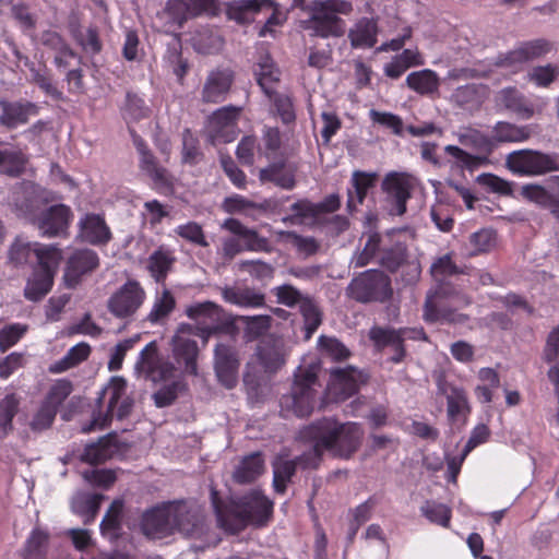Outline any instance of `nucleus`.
<instances>
[{
  "instance_id": "de8ad7c7",
  "label": "nucleus",
  "mask_w": 559,
  "mask_h": 559,
  "mask_svg": "<svg viewBox=\"0 0 559 559\" xmlns=\"http://www.w3.org/2000/svg\"><path fill=\"white\" fill-rule=\"evenodd\" d=\"M258 84L262 91L272 96L274 92L273 85L280 80V71L274 67L272 60L266 56L261 59L255 69Z\"/></svg>"
},
{
  "instance_id": "f03ea898",
  "label": "nucleus",
  "mask_w": 559,
  "mask_h": 559,
  "mask_svg": "<svg viewBox=\"0 0 559 559\" xmlns=\"http://www.w3.org/2000/svg\"><path fill=\"white\" fill-rule=\"evenodd\" d=\"M362 437L364 430L357 423L338 424L332 418L318 420L300 431V438L312 444L313 457L302 456L299 462L312 466L323 451L349 457L359 448Z\"/></svg>"
},
{
  "instance_id": "a878e982",
  "label": "nucleus",
  "mask_w": 559,
  "mask_h": 559,
  "mask_svg": "<svg viewBox=\"0 0 559 559\" xmlns=\"http://www.w3.org/2000/svg\"><path fill=\"white\" fill-rule=\"evenodd\" d=\"M222 227L240 238L245 251H272V247L267 238L260 236L255 229L245 226L238 219L227 218L222 224Z\"/></svg>"
},
{
  "instance_id": "a19ab883",
  "label": "nucleus",
  "mask_w": 559,
  "mask_h": 559,
  "mask_svg": "<svg viewBox=\"0 0 559 559\" xmlns=\"http://www.w3.org/2000/svg\"><path fill=\"white\" fill-rule=\"evenodd\" d=\"M27 158L22 150L4 145L0 141V171L9 176H19L25 168Z\"/></svg>"
},
{
  "instance_id": "09e8293b",
  "label": "nucleus",
  "mask_w": 559,
  "mask_h": 559,
  "mask_svg": "<svg viewBox=\"0 0 559 559\" xmlns=\"http://www.w3.org/2000/svg\"><path fill=\"white\" fill-rule=\"evenodd\" d=\"M190 41L193 48L200 53H212L222 47V39L217 34H214L209 27L197 29Z\"/></svg>"
},
{
  "instance_id": "dca6fc26",
  "label": "nucleus",
  "mask_w": 559,
  "mask_h": 559,
  "mask_svg": "<svg viewBox=\"0 0 559 559\" xmlns=\"http://www.w3.org/2000/svg\"><path fill=\"white\" fill-rule=\"evenodd\" d=\"M416 186L417 179L409 174L397 171L386 174L382 181V190L392 204L391 214L403 215L406 212V202Z\"/></svg>"
},
{
  "instance_id": "ea45409f",
  "label": "nucleus",
  "mask_w": 559,
  "mask_h": 559,
  "mask_svg": "<svg viewBox=\"0 0 559 559\" xmlns=\"http://www.w3.org/2000/svg\"><path fill=\"white\" fill-rule=\"evenodd\" d=\"M406 85L420 95H432L438 92L440 80L435 71L424 69L411 72L406 76Z\"/></svg>"
},
{
  "instance_id": "4468645a",
  "label": "nucleus",
  "mask_w": 559,
  "mask_h": 559,
  "mask_svg": "<svg viewBox=\"0 0 559 559\" xmlns=\"http://www.w3.org/2000/svg\"><path fill=\"white\" fill-rule=\"evenodd\" d=\"M348 294L360 302L385 301L392 294L389 276L378 270H369L354 278Z\"/></svg>"
},
{
  "instance_id": "cd10ccee",
  "label": "nucleus",
  "mask_w": 559,
  "mask_h": 559,
  "mask_svg": "<svg viewBox=\"0 0 559 559\" xmlns=\"http://www.w3.org/2000/svg\"><path fill=\"white\" fill-rule=\"evenodd\" d=\"M1 115L0 123L9 129H14L20 124H24L33 116L38 112V107L29 102H7L0 100Z\"/></svg>"
},
{
  "instance_id": "c85d7f7f",
  "label": "nucleus",
  "mask_w": 559,
  "mask_h": 559,
  "mask_svg": "<svg viewBox=\"0 0 559 559\" xmlns=\"http://www.w3.org/2000/svg\"><path fill=\"white\" fill-rule=\"evenodd\" d=\"M134 145L140 155V169L145 173L155 185L159 187H168L170 185V176L168 171L157 164L155 156L147 148L144 141L139 136H135Z\"/></svg>"
},
{
  "instance_id": "603ef678",
  "label": "nucleus",
  "mask_w": 559,
  "mask_h": 559,
  "mask_svg": "<svg viewBox=\"0 0 559 559\" xmlns=\"http://www.w3.org/2000/svg\"><path fill=\"white\" fill-rule=\"evenodd\" d=\"M496 246L493 230L484 228L469 236L467 250L469 255H477L490 251Z\"/></svg>"
},
{
  "instance_id": "69168bd1",
  "label": "nucleus",
  "mask_w": 559,
  "mask_h": 559,
  "mask_svg": "<svg viewBox=\"0 0 559 559\" xmlns=\"http://www.w3.org/2000/svg\"><path fill=\"white\" fill-rule=\"evenodd\" d=\"M176 235L181 237L182 239L200 246L207 247L209 242L202 229V226L195 222H188L186 224L179 225L175 228Z\"/></svg>"
},
{
  "instance_id": "412c9836",
  "label": "nucleus",
  "mask_w": 559,
  "mask_h": 559,
  "mask_svg": "<svg viewBox=\"0 0 559 559\" xmlns=\"http://www.w3.org/2000/svg\"><path fill=\"white\" fill-rule=\"evenodd\" d=\"M239 359L235 348L228 344L218 343L214 349V370L218 382L226 389H233L238 383Z\"/></svg>"
},
{
  "instance_id": "4d7b16f0",
  "label": "nucleus",
  "mask_w": 559,
  "mask_h": 559,
  "mask_svg": "<svg viewBox=\"0 0 559 559\" xmlns=\"http://www.w3.org/2000/svg\"><path fill=\"white\" fill-rule=\"evenodd\" d=\"M559 78V66H537L530 70L527 80L538 87H547Z\"/></svg>"
},
{
  "instance_id": "c9c22d12",
  "label": "nucleus",
  "mask_w": 559,
  "mask_h": 559,
  "mask_svg": "<svg viewBox=\"0 0 559 559\" xmlns=\"http://www.w3.org/2000/svg\"><path fill=\"white\" fill-rule=\"evenodd\" d=\"M273 5L274 0H235L228 3L227 14L238 23H248L262 9Z\"/></svg>"
},
{
  "instance_id": "338daca9",
  "label": "nucleus",
  "mask_w": 559,
  "mask_h": 559,
  "mask_svg": "<svg viewBox=\"0 0 559 559\" xmlns=\"http://www.w3.org/2000/svg\"><path fill=\"white\" fill-rule=\"evenodd\" d=\"M238 160L243 165H253L255 158L263 156L262 148L257 147L253 136H243L239 142L236 151Z\"/></svg>"
},
{
  "instance_id": "6e6552de",
  "label": "nucleus",
  "mask_w": 559,
  "mask_h": 559,
  "mask_svg": "<svg viewBox=\"0 0 559 559\" xmlns=\"http://www.w3.org/2000/svg\"><path fill=\"white\" fill-rule=\"evenodd\" d=\"M506 165L511 173L522 177H539L559 171V158L556 154L535 150H518L509 153Z\"/></svg>"
},
{
  "instance_id": "c03bdc74",
  "label": "nucleus",
  "mask_w": 559,
  "mask_h": 559,
  "mask_svg": "<svg viewBox=\"0 0 559 559\" xmlns=\"http://www.w3.org/2000/svg\"><path fill=\"white\" fill-rule=\"evenodd\" d=\"M91 354V346L85 343L81 342L74 346H72L67 354L59 360L55 361L50 367L49 370L52 373H61L64 372L82 361L86 360Z\"/></svg>"
},
{
  "instance_id": "a18cd8bd",
  "label": "nucleus",
  "mask_w": 559,
  "mask_h": 559,
  "mask_svg": "<svg viewBox=\"0 0 559 559\" xmlns=\"http://www.w3.org/2000/svg\"><path fill=\"white\" fill-rule=\"evenodd\" d=\"M297 463L287 456L278 455L273 462V486L276 492L283 493L287 483L295 474Z\"/></svg>"
},
{
  "instance_id": "8fccbe9b",
  "label": "nucleus",
  "mask_w": 559,
  "mask_h": 559,
  "mask_svg": "<svg viewBox=\"0 0 559 559\" xmlns=\"http://www.w3.org/2000/svg\"><path fill=\"white\" fill-rule=\"evenodd\" d=\"M48 543V534L39 527L32 531L29 537L26 539L23 550L24 559H44L46 556V548Z\"/></svg>"
},
{
  "instance_id": "bf43d9fd",
  "label": "nucleus",
  "mask_w": 559,
  "mask_h": 559,
  "mask_svg": "<svg viewBox=\"0 0 559 559\" xmlns=\"http://www.w3.org/2000/svg\"><path fill=\"white\" fill-rule=\"evenodd\" d=\"M306 328V337L310 338L322 321L321 311L316 302L309 298L304 299L299 306Z\"/></svg>"
},
{
  "instance_id": "864d4df0",
  "label": "nucleus",
  "mask_w": 559,
  "mask_h": 559,
  "mask_svg": "<svg viewBox=\"0 0 559 559\" xmlns=\"http://www.w3.org/2000/svg\"><path fill=\"white\" fill-rule=\"evenodd\" d=\"M122 511V503L114 501L100 523L102 534L110 540L116 539L120 534V514Z\"/></svg>"
},
{
  "instance_id": "a211bd4d",
  "label": "nucleus",
  "mask_w": 559,
  "mask_h": 559,
  "mask_svg": "<svg viewBox=\"0 0 559 559\" xmlns=\"http://www.w3.org/2000/svg\"><path fill=\"white\" fill-rule=\"evenodd\" d=\"M197 330L193 325L181 323L171 338L173 355L178 364L185 365V371L197 374V357L199 354L195 341Z\"/></svg>"
},
{
  "instance_id": "6e6d98bb",
  "label": "nucleus",
  "mask_w": 559,
  "mask_h": 559,
  "mask_svg": "<svg viewBox=\"0 0 559 559\" xmlns=\"http://www.w3.org/2000/svg\"><path fill=\"white\" fill-rule=\"evenodd\" d=\"M19 399L8 394L0 401V438L12 429V419L17 412Z\"/></svg>"
},
{
  "instance_id": "774afa93",
  "label": "nucleus",
  "mask_w": 559,
  "mask_h": 559,
  "mask_svg": "<svg viewBox=\"0 0 559 559\" xmlns=\"http://www.w3.org/2000/svg\"><path fill=\"white\" fill-rule=\"evenodd\" d=\"M239 270L247 272L252 277L264 281L273 277L274 267L261 260H243L239 262Z\"/></svg>"
},
{
  "instance_id": "37998d69",
  "label": "nucleus",
  "mask_w": 559,
  "mask_h": 559,
  "mask_svg": "<svg viewBox=\"0 0 559 559\" xmlns=\"http://www.w3.org/2000/svg\"><path fill=\"white\" fill-rule=\"evenodd\" d=\"M533 130L530 126H516L510 122H498L493 128V143L524 142L531 138Z\"/></svg>"
},
{
  "instance_id": "473e14b6",
  "label": "nucleus",
  "mask_w": 559,
  "mask_h": 559,
  "mask_svg": "<svg viewBox=\"0 0 559 559\" xmlns=\"http://www.w3.org/2000/svg\"><path fill=\"white\" fill-rule=\"evenodd\" d=\"M521 195L550 211V213L559 219V189L558 192H551L544 186L537 183H527L521 188Z\"/></svg>"
},
{
  "instance_id": "f3484780",
  "label": "nucleus",
  "mask_w": 559,
  "mask_h": 559,
  "mask_svg": "<svg viewBox=\"0 0 559 559\" xmlns=\"http://www.w3.org/2000/svg\"><path fill=\"white\" fill-rule=\"evenodd\" d=\"M550 41L539 38L521 44L515 49L497 58L495 66L508 72L519 71L523 64L550 52Z\"/></svg>"
},
{
  "instance_id": "5fc2aeb1",
  "label": "nucleus",
  "mask_w": 559,
  "mask_h": 559,
  "mask_svg": "<svg viewBox=\"0 0 559 559\" xmlns=\"http://www.w3.org/2000/svg\"><path fill=\"white\" fill-rule=\"evenodd\" d=\"M290 211L293 212L292 215L283 217L284 223L302 224L306 221L314 219L319 215L318 206L309 200L295 202L292 204Z\"/></svg>"
},
{
  "instance_id": "f257e3e1",
  "label": "nucleus",
  "mask_w": 559,
  "mask_h": 559,
  "mask_svg": "<svg viewBox=\"0 0 559 559\" xmlns=\"http://www.w3.org/2000/svg\"><path fill=\"white\" fill-rule=\"evenodd\" d=\"M141 530L152 539H162L178 532L203 540L201 548L218 542L207 537L209 528L200 509L185 501L168 502L146 511L142 516Z\"/></svg>"
},
{
  "instance_id": "4be33fe9",
  "label": "nucleus",
  "mask_w": 559,
  "mask_h": 559,
  "mask_svg": "<svg viewBox=\"0 0 559 559\" xmlns=\"http://www.w3.org/2000/svg\"><path fill=\"white\" fill-rule=\"evenodd\" d=\"M99 265V258L94 250H75L68 259L63 274L64 284L73 288L80 284L83 276L94 272Z\"/></svg>"
},
{
  "instance_id": "3c124183",
  "label": "nucleus",
  "mask_w": 559,
  "mask_h": 559,
  "mask_svg": "<svg viewBox=\"0 0 559 559\" xmlns=\"http://www.w3.org/2000/svg\"><path fill=\"white\" fill-rule=\"evenodd\" d=\"M421 514L431 523L449 527L452 511L450 507L433 500H427L420 507Z\"/></svg>"
},
{
  "instance_id": "e433bc0d",
  "label": "nucleus",
  "mask_w": 559,
  "mask_h": 559,
  "mask_svg": "<svg viewBox=\"0 0 559 559\" xmlns=\"http://www.w3.org/2000/svg\"><path fill=\"white\" fill-rule=\"evenodd\" d=\"M369 336L379 348L392 347L394 350V355L391 358L392 361L400 362L403 359L405 352L403 348V336L400 331L374 326L370 330Z\"/></svg>"
},
{
  "instance_id": "0eeeda50",
  "label": "nucleus",
  "mask_w": 559,
  "mask_h": 559,
  "mask_svg": "<svg viewBox=\"0 0 559 559\" xmlns=\"http://www.w3.org/2000/svg\"><path fill=\"white\" fill-rule=\"evenodd\" d=\"M455 135L462 145L484 154L473 155L456 145H447L444 147L445 153L455 159L460 168H466L473 171L489 163L487 155L490 154L495 147L492 139L474 128H461Z\"/></svg>"
},
{
  "instance_id": "393cba45",
  "label": "nucleus",
  "mask_w": 559,
  "mask_h": 559,
  "mask_svg": "<svg viewBox=\"0 0 559 559\" xmlns=\"http://www.w3.org/2000/svg\"><path fill=\"white\" fill-rule=\"evenodd\" d=\"M186 316L197 325L234 323L233 319L217 304L206 300L194 302L186 307Z\"/></svg>"
},
{
  "instance_id": "20e7f679",
  "label": "nucleus",
  "mask_w": 559,
  "mask_h": 559,
  "mask_svg": "<svg viewBox=\"0 0 559 559\" xmlns=\"http://www.w3.org/2000/svg\"><path fill=\"white\" fill-rule=\"evenodd\" d=\"M431 275L440 283V285L427 294L424 319L427 322H449V323H463L466 317L461 313H455L445 308V301L452 300L442 282L451 275L457 274L459 267L452 261L450 254H444L437 259L431 265Z\"/></svg>"
},
{
  "instance_id": "b1692460",
  "label": "nucleus",
  "mask_w": 559,
  "mask_h": 559,
  "mask_svg": "<svg viewBox=\"0 0 559 559\" xmlns=\"http://www.w3.org/2000/svg\"><path fill=\"white\" fill-rule=\"evenodd\" d=\"M438 389L447 399L448 418L455 421H465L471 413V404L466 391L457 385L439 382Z\"/></svg>"
},
{
  "instance_id": "052dcab7",
  "label": "nucleus",
  "mask_w": 559,
  "mask_h": 559,
  "mask_svg": "<svg viewBox=\"0 0 559 559\" xmlns=\"http://www.w3.org/2000/svg\"><path fill=\"white\" fill-rule=\"evenodd\" d=\"M148 115V107L138 94L127 93L126 104L122 108L123 118L129 121H139Z\"/></svg>"
},
{
  "instance_id": "39448f33",
  "label": "nucleus",
  "mask_w": 559,
  "mask_h": 559,
  "mask_svg": "<svg viewBox=\"0 0 559 559\" xmlns=\"http://www.w3.org/2000/svg\"><path fill=\"white\" fill-rule=\"evenodd\" d=\"M319 367L314 364L299 367L288 394L281 399V409L297 417L309 416L318 405L321 384L318 381Z\"/></svg>"
},
{
  "instance_id": "ddd939ff",
  "label": "nucleus",
  "mask_w": 559,
  "mask_h": 559,
  "mask_svg": "<svg viewBox=\"0 0 559 559\" xmlns=\"http://www.w3.org/2000/svg\"><path fill=\"white\" fill-rule=\"evenodd\" d=\"M146 299L145 289L135 280H128L107 300V310L119 320H132Z\"/></svg>"
},
{
  "instance_id": "9b49d317",
  "label": "nucleus",
  "mask_w": 559,
  "mask_h": 559,
  "mask_svg": "<svg viewBox=\"0 0 559 559\" xmlns=\"http://www.w3.org/2000/svg\"><path fill=\"white\" fill-rule=\"evenodd\" d=\"M100 399L107 400L108 402L107 414L105 416L94 417L91 427L84 429L85 431L96 428L103 429L107 427L108 423L114 417L123 419L130 414L133 405L132 400L127 395V382L119 377H114L103 389Z\"/></svg>"
},
{
  "instance_id": "2f4dec72",
  "label": "nucleus",
  "mask_w": 559,
  "mask_h": 559,
  "mask_svg": "<svg viewBox=\"0 0 559 559\" xmlns=\"http://www.w3.org/2000/svg\"><path fill=\"white\" fill-rule=\"evenodd\" d=\"M495 102L497 106L503 107L523 119H528L534 115L533 105L514 87L499 91Z\"/></svg>"
},
{
  "instance_id": "bb28decb",
  "label": "nucleus",
  "mask_w": 559,
  "mask_h": 559,
  "mask_svg": "<svg viewBox=\"0 0 559 559\" xmlns=\"http://www.w3.org/2000/svg\"><path fill=\"white\" fill-rule=\"evenodd\" d=\"M58 265H38L28 277L24 296L31 301L43 299L51 289Z\"/></svg>"
},
{
  "instance_id": "f704fd0d",
  "label": "nucleus",
  "mask_w": 559,
  "mask_h": 559,
  "mask_svg": "<svg viewBox=\"0 0 559 559\" xmlns=\"http://www.w3.org/2000/svg\"><path fill=\"white\" fill-rule=\"evenodd\" d=\"M223 299L241 308H259L264 305V295L253 288L226 286L222 288Z\"/></svg>"
},
{
  "instance_id": "9d476101",
  "label": "nucleus",
  "mask_w": 559,
  "mask_h": 559,
  "mask_svg": "<svg viewBox=\"0 0 559 559\" xmlns=\"http://www.w3.org/2000/svg\"><path fill=\"white\" fill-rule=\"evenodd\" d=\"M215 9L216 0H168L159 14L163 31L175 33L188 19L213 12Z\"/></svg>"
},
{
  "instance_id": "6ab92c4d",
  "label": "nucleus",
  "mask_w": 559,
  "mask_h": 559,
  "mask_svg": "<svg viewBox=\"0 0 559 559\" xmlns=\"http://www.w3.org/2000/svg\"><path fill=\"white\" fill-rule=\"evenodd\" d=\"M366 380V376L354 367L335 369L331 372L326 397L335 402L344 401L355 394Z\"/></svg>"
},
{
  "instance_id": "7ed1b4c3",
  "label": "nucleus",
  "mask_w": 559,
  "mask_h": 559,
  "mask_svg": "<svg viewBox=\"0 0 559 559\" xmlns=\"http://www.w3.org/2000/svg\"><path fill=\"white\" fill-rule=\"evenodd\" d=\"M213 506L219 526L230 533H237L249 524L263 525L273 509L272 501L258 490L233 501L226 511L221 509L214 497Z\"/></svg>"
},
{
  "instance_id": "c756f323",
  "label": "nucleus",
  "mask_w": 559,
  "mask_h": 559,
  "mask_svg": "<svg viewBox=\"0 0 559 559\" xmlns=\"http://www.w3.org/2000/svg\"><path fill=\"white\" fill-rule=\"evenodd\" d=\"M80 236L92 245H105L111 239V233L103 216L86 214L80 219Z\"/></svg>"
},
{
  "instance_id": "aec40b11",
  "label": "nucleus",
  "mask_w": 559,
  "mask_h": 559,
  "mask_svg": "<svg viewBox=\"0 0 559 559\" xmlns=\"http://www.w3.org/2000/svg\"><path fill=\"white\" fill-rule=\"evenodd\" d=\"M239 115L240 108L234 106L222 107L213 112L207 124V132L212 143H229L236 139Z\"/></svg>"
},
{
  "instance_id": "0e129e2a",
  "label": "nucleus",
  "mask_w": 559,
  "mask_h": 559,
  "mask_svg": "<svg viewBox=\"0 0 559 559\" xmlns=\"http://www.w3.org/2000/svg\"><path fill=\"white\" fill-rule=\"evenodd\" d=\"M174 259L171 258L170 253L164 250H157L155 251L150 258H148V270L152 274V276L157 281H162Z\"/></svg>"
},
{
  "instance_id": "7c9ffc66",
  "label": "nucleus",
  "mask_w": 559,
  "mask_h": 559,
  "mask_svg": "<svg viewBox=\"0 0 559 559\" xmlns=\"http://www.w3.org/2000/svg\"><path fill=\"white\" fill-rule=\"evenodd\" d=\"M233 82V74L229 70L212 71L204 83L202 98L207 103H218L225 98Z\"/></svg>"
},
{
  "instance_id": "423d86ee",
  "label": "nucleus",
  "mask_w": 559,
  "mask_h": 559,
  "mask_svg": "<svg viewBox=\"0 0 559 559\" xmlns=\"http://www.w3.org/2000/svg\"><path fill=\"white\" fill-rule=\"evenodd\" d=\"M310 16L306 28L321 38L342 37L346 22L340 15H349L354 8L347 0H313L308 7Z\"/></svg>"
},
{
  "instance_id": "680f3d73",
  "label": "nucleus",
  "mask_w": 559,
  "mask_h": 559,
  "mask_svg": "<svg viewBox=\"0 0 559 559\" xmlns=\"http://www.w3.org/2000/svg\"><path fill=\"white\" fill-rule=\"evenodd\" d=\"M260 180L274 182L276 186L290 190L295 187V177L292 171H286L280 167L271 166L260 171Z\"/></svg>"
},
{
  "instance_id": "79ce46f5",
  "label": "nucleus",
  "mask_w": 559,
  "mask_h": 559,
  "mask_svg": "<svg viewBox=\"0 0 559 559\" xmlns=\"http://www.w3.org/2000/svg\"><path fill=\"white\" fill-rule=\"evenodd\" d=\"M176 307V300L169 289L157 290L150 312L145 320L152 324L163 322L169 317Z\"/></svg>"
},
{
  "instance_id": "4c0bfd02",
  "label": "nucleus",
  "mask_w": 559,
  "mask_h": 559,
  "mask_svg": "<svg viewBox=\"0 0 559 559\" xmlns=\"http://www.w3.org/2000/svg\"><path fill=\"white\" fill-rule=\"evenodd\" d=\"M264 472V459L260 452L246 455L234 471V479L239 484L254 481Z\"/></svg>"
},
{
  "instance_id": "f8f14e48",
  "label": "nucleus",
  "mask_w": 559,
  "mask_h": 559,
  "mask_svg": "<svg viewBox=\"0 0 559 559\" xmlns=\"http://www.w3.org/2000/svg\"><path fill=\"white\" fill-rule=\"evenodd\" d=\"M62 254L52 245L28 242L16 239L8 252L9 262L19 267L37 262L38 265H59Z\"/></svg>"
},
{
  "instance_id": "49530a36",
  "label": "nucleus",
  "mask_w": 559,
  "mask_h": 559,
  "mask_svg": "<svg viewBox=\"0 0 559 559\" xmlns=\"http://www.w3.org/2000/svg\"><path fill=\"white\" fill-rule=\"evenodd\" d=\"M103 496L97 493L79 492L71 501L73 512L86 516L85 523L93 521L100 504Z\"/></svg>"
},
{
  "instance_id": "2eb2a0df",
  "label": "nucleus",
  "mask_w": 559,
  "mask_h": 559,
  "mask_svg": "<svg viewBox=\"0 0 559 559\" xmlns=\"http://www.w3.org/2000/svg\"><path fill=\"white\" fill-rule=\"evenodd\" d=\"M138 378L159 383L175 378L176 368L158 353L156 342L148 343L139 354L134 365Z\"/></svg>"
},
{
  "instance_id": "e2e57ef3",
  "label": "nucleus",
  "mask_w": 559,
  "mask_h": 559,
  "mask_svg": "<svg viewBox=\"0 0 559 559\" xmlns=\"http://www.w3.org/2000/svg\"><path fill=\"white\" fill-rule=\"evenodd\" d=\"M278 240L292 243L298 251L312 254L318 250V243L312 237H302L293 231H275Z\"/></svg>"
},
{
  "instance_id": "1a4fd4ad",
  "label": "nucleus",
  "mask_w": 559,
  "mask_h": 559,
  "mask_svg": "<svg viewBox=\"0 0 559 559\" xmlns=\"http://www.w3.org/2000/svg\"><path fill=\"white\" fill-rule=\"evenodd\" d=\"M22 215L31 219H35V223L44 236L56 237L64 235L72 221L71 209L64 204H56L45 209L38 216H35L33 209V201L26 200V202L15 204Z\"/></svg>"
},
{
  "instance_id": "58836bf2",
  "label": "nucleus",
  "mask_w": 559,
  "mask_h": 559,
  "mask_svg": "<svg viewBox=\"0 0 559 559\" xmlns=\"http://www.w3.org/2000/svg\"><path fill=\"white\" fill-rule=\"evenodd\" d=\"M377 174L354 171L352 176V189L348 190L347 209L354 211L361 204L368 190L374 185Z\"/></svg>"
},
{
  "instance_id": "5701e85b",
  "label": "nucleus",
  "mask_w": 559,
  "mask_h": 559,
  "mask_svg": "<svg viewBox=\"0 0 559 559\" xmlns=\"http://www.w3.org/2000/svg\"><path fill=\"white\" fill-rule=\"evenodd\" d=\"M287 348L280 337L267 336L262 338L255 349V356L265 372H276L286 361Z\"/></svg>"
},
{
  "instance_id": "72a5a7b5",
  "label": "nucleus",
  "mask_w": 559,
  "mask_h": 559,
  "mask_svg": "<svg viewBox=\"0 0 559 559\" xmlns=\"http://www.w3.org/2000/svg\"><path fill=\"white\" fill-rule=\"evenodd\" d=\"M378 25L372 19L361 17L348 31L353 48H371L377 44Z\"/></svg>"
},
{
  "instance_id": "13d9d810",
  "label": "nucleus",
  "mask_w": 559,
  "mask_h": 559,
  "mask_svg": "<svg viewBox=\"0 0 559 559\" xmlns=\"http://www.w3.org/2000/svg\"><path fill=\"white\" fill-rule=\"evenodd\" d=\"M112 453L109 441L102 439L97 443L87 444L81 454V460L88 464H99L108 460Z\"/></svg>"
}]
</instances>
